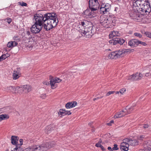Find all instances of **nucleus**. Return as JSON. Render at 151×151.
Wrapping results in <instances>:
<instances>
[{
  "mask_svg": "<svg viewBox=\"0 0 151 151\" xmlns=\"http://www.w3.org/2000/svg\"><path fill=\"white\" fill-rule=\"evenodd\" d=\"M77 104V103L76 101L69 102L65 104V107L67 109H70L75 107Z\"/></svg>",
  "mask_w": 151,
  "mask_h": 151,
  "instance_id": "nucleus-16",
  "label": "nucleus"
},
{
  "mask_svg": "<svg viewBox=\"0 0 151 151\" xmlns=\"http://www.w3.org/2000/svg\"><path fill=\"white\" fill-rule=\"evenodd\" d=\"M145 148L147 151H151V141H148L144 145Z\"/></svg>",
  "mask_w": 151,
  "mask_h": 151,
  "instance_id": "nucleus-23",
  "label": "nucleus"
},
{
  "mask_svg": "<svg viewBox=\"0 0 151 151\" xmlns=\"http://www.w3.org/2000/svg\"><path fill=\"white\" fill-rule=\"evenodd\" d=\"M135 76L134 74H133L129 77L128 80L132 81H135Z\"/></svg>",
  "mask_w": 151,
  "mask_h": 151,
  "instance_id": "nucleus-37",
  "label": "nucleus"
},
{
  "mask_svg": "<svg viewBox=\"0 0 151 151\" xmlns=\"http://www.w3.org/2000/svg\"><path fill=\"white\" fill-rule=\"evenodd\" d=\"M7 57L6 56V55L5 54L2 55L1 57H0V58H1V61L5 59Z\"/></svg>",
  "mask_w": 151,
  "mask_h": 151,
  "instance_id": "nucleus-45",
  "label": "nucleus"
},
{
  "mask_svg": "<svg viewBox=\"0 0 151 151\" xmlns=\"http://www.w3.org/2000/svg\"><path fill=\"white\" fill-rule=\"evenodd\" d=\"M129 146V143H125L124 142H122L120 145V149L121 150L127 151L128 150Z\"/></svg>",
  "mask_w": 151,
  "mask_h": 151,
  "instance_id": "nucleus-15",
  "label": "nucleus"
},
{
  "mask_svg": "<svg viewBox=\"0 0 151 151\" xmlns=\"http://www.w3.org/2000/svg\"><path fill=\"white\" fill-rule=\"evenodd\" d=\"M133 9L134 10L139 12V9L140 8V2L139 0H137L136 1L133 3Z\"/></svg>",
  "mask_w": 151,
  "mask_h": 151,
  "instance_id": "nucleus-14",
  "label": "nucleus"
},
{
  "mask_svg": "<svg viewBox=\"0 0 151 151\" xmlns=\"http://www.w3.org/2000/svg\"><path fill=\"white\" fill-rule=\"evenodd\" d=\"M115 21L114 18H112L110 16L107 18L106 21L103 23V27L106 28H111L115 25Z\"/></svg>",
  "mask_w": 151,
  "mask_h": 151,
  "instance_id": "nucleus-6",
  "label": "nucleus"
},
{
  "mask_svg": "<svg viewBox=\"0 0 151 151\" xmlns=\"http://www.w3.org/2000/svg\"><path fill=\"white\" fill-rule=\"evenodd\" d=\"M102 5H104V8L106 9V11L107 12H109L111 8V5L109 3L104 4Z\"/></svg>",
  "mask_w": 151,
  "mask_h": 151,
  "instance_id": "nucleus-29",
  "label": "nucleus"
},
{
  "mask_svg": "<svg viewBox=\"0 0 151 151\" xmlns=\"http://www.w3.org/2000/svg\"><path fill=\"white\" fill-rule=\"evenodd\" d=\"M101 144H100L99 143H97L96 144L95 146L96 147H100V146H101Z\"/></svg>",
  "mask_w": 151,
  "mask_h": 151,
  "instance_id": "nucleus-55",
  "label": "nucleus"
},
{
  "mask_svg": "<svg viewBox=\"0 0 151 151\" xmlns=\"http://www.w3.org/2000/svg\"><path fill=\"white\" fill-rule=\"evenodd\" d=\"M47 95L46 94H43L41 95L40 97L41 98L44 99L47 96Z\"/></svg>",
  "mask_w": 151,
  "mask_h": 151,
  "instance_id": "nucleus-52",
  "label": "nucleus"
},
{
  "mask_svg": "<svg viewBox=\"0 0 151 151\" xmlns=\"http://www.w3.org/2000/svg\"><path fill=\"white\" fill-rule=\"evenodd\" d=\"M17 44V42L15 41H11L8 42L7 46L8 47H12L16 46Z\"/></svg>",
  "mask_w": 151,
  "mask_h": 151,
  "instance_id": "nucleus-25",
  "label": "nucleus"
},
{
  "mask_svg": "<svg viewBox=\"0 0 151 151\" xmlns=\"http://www.w3.org/2000/svg\"><path fill=\"white\" fill-rule=\"evenodd\" d=\"M14 40L17 42H19L20 41V37L18 35L15 36L13 37Z\"/></svg>",
  "mask_w": 151,
  "mask_h": 151,
  "instance_id": "nucleus-36",
  "label": "nucleus"
},
{
  "mask_svg": "<svg viewBox=\"0 0 151 151\" xmlns=\"http://www.w3.org/2000/svg\"><path fill=\"white\" fill-rule=\"evenodd\" d=\"M107 149L108 150H109L110 151H113V150H112V148H111V147H108Z\"/></svg>",
  "mask_w": 151,
  "mask_h": 151,
  "instance_id": "nucleus-58",
  "label": "nucleus"
},
{
  "mask_svg": "<svg viewBox=\"0 0 151 151\" xmlns=\"http://www.w3.org/2000/svg\"><path fill=\"white\" fill-rule=\"evenodd\" d=\"M99 99V97H98L96 98H94V99H93V100L94 101H95L96 100H97V99Z\"/></svg>",
  "mask_w": 151,
  "mask_h": 151,
  "instance_id": "nucleus-63",
  "label": "nucleus"
},
{
  "mask_svg": "<svg viewBox=\"0 0 151 151\" xmlns=\"http://www.w3.org/2000/svg\"><path fill=\"white\" fill-rule=\"evenodd\" d=\"M80 24L81 25V27H79V29H84V28H87L89 25L92 26V23L91 22L85 20L80 22Z\"/></svg>",
  "mask_w": 151,
  "mask_h": 151,
  "instance_id": "nucleus-10",
  "label": "nucleus"
},
{
  "mask_svg": "<svg viewBox=\"0 0 151 151\" xmlns=\"http://www.w3.org/2000/svg\"><path fill=\"white\" fill-rule=\"evenodd\" d=\"M43 83L44 84L46 85H49V82H48L46 81H43Z\"/></svg>",
  "mask_w": 151,
  "mask_h": 151,
  "instance_id": "nucleus-56",
  "label": "nucleus"
},
{
  "mask_svg": "<svg viewBox=\"0 0 151 151\" xmlns=\"http://www.w3.org/2000/svg\"><path fill=\"white\" fill-rule=\"evenodd\" d=\"M114 122L113 120H111L110 122L107 123V125L109 126H111V124L113 123Z\"/></svg>",
  "mask_w": 151,
  "mask_h": 151,
  "instance_id": "nucleus-53",
  "label": "nucleus"
},
{
  "mask_svg": "<svg viewBox=\"0 0 151 151\" xmlns=\"http://www.w3.org/2000/svg\"><path fill=\"white\" fill-rule=\"evenodd\" d=\"M134 35L139 38H141L142 37V35L139 33H134Z\"/></svg>",
  "mask_w": 151,
  "mask_h": 151,
  "instance_id": "nucleus-41",
  "label": "nucleus"
},
{
  "mask_svg": "<svg viewBox=\"0 0 151 151\" xmlns=\"http://www.w3.org/2000/svg\"><path fill=\"white\" fill-rule=\"evenodd\" d=\"M134 106H132L128 109H124V113L125 115L130 114L132 111L134 109Z\"/></svg>",
  "mask_w": 151,
  "mask_h": 151,
  "instance_id": "nucleus-24",
  "label": "nucleus"
},
{
  "mask_svg": "<svg viewBox=\"0 0 151 151\" xmlns=\"http://www.w3.org/2000/svg\"><path fill=\"white\" fill-rule=\"evenodd\" d=\"M12 76L13 79L14 80H16L19 77V74H17V73H15L14 72L13 73Z\"/></svg>",
  "mask_w": 151,
  "mask_h": 151,
  "instance_id": "nucleus-35",
  "label": "nucleus"
},
{
  "mask_svg": "<svg viewBox=\"0 0 151 151\" xmlns=\"http://www.w3.org/2000/svg\"><path fill=\"white\" fill-rule=\"evenodd\" d=\"M21 89L22 90L24 93H28L31 90V88L29 85H26L23 86V87H21Z\"/></svg>",
  "mask_w": 151,
  "mask_h": 151,
  "instance_id": "nucleus-17",
  "label": "nucleus"
},
{
  "mask_svg": "<svg viewBox=\"0 0 151 151\" xmlns=\"http://www.w3.org/2000/svg\"><path fill=\"white\" fill-rule=\"evenodd\" d=\"M24 151H41L38 145L32 146L24 149Z\"/></svg>",
  "mask_w": 151,
  "mask_h": 151,
  "instance_id": "nucleus-12",
  "label": "nucleus"
},
{
  "mask_svg": "<svg viewBox=\"0 0 151 151\" xmlns=\"http://www.w3.org/2000/svg\"><path fill=\"white\" fill-rule=\"evenodd\" d=\"M125 116V114L124 111V110H123L119 113H116V115L114 116V118L116 119L121 117Z\"/></svg>",
  "mask_w": 151,
  "mask_h": 151,
  "instance_id": "nucleus-21",
  "label": "nucleus"
},
{
  "mask_svg": "<svg viewBox=\"0 0 151 151\" xmlns=\"http://www.w3.org/2000/svg\"><path fill=\"white\" fill-rule=\"evenodd\" d=\"M119 35L118 31L111 32V33L109 35L110 38H113L109 41V43L110 45H114L118 44L120 45H122L123 44L125 41L124 40L116 37L119 36Z\"/></svg>",
  "mask_w": 151,
  "mask_h": 151,
  "instance_id": "nucleus-3",
  "label": "nucleus"
},
{
  "mask_svg": "<svg viewBox=\"0 0 151 151\" xmlns=\"http://www.w3.org/2000/svg\"><path fill=\"white\" fill-rule=\"evenodd\" d=\"M140 2V8L142 6H143L146 3H148V1L147 0H139Z\"/></svg>",
  "mask_w": 151,
  "mask_h": 151,
  "instance_id": "nucleus-34",
  "label": "nucleus"
},
{
  "mask_svg": "<svg viewBox=\"0 0 151 151\" xmlns=\"http://www.w3.org/2000/svg\"><path fill=\"white\" fill-rule=\"evenodd\" d=\"M124 51H125V53H127L128 52H130L131 51L133 52L134 50L133 49H126L125 50H124Z\"/></svg>",
  "mask_w": 151,
  "mask_h": 151,
  "instance_id": "nucleus-42",
  "label": "nucleus"
},
{
  "mask_svg": "<svg viewBox=\"0 0 151 151\" xmlns=\"http://www.w3.org/2000/svg\"><path fill=\"white\" fill-rule=\"evenodd\" d=\"M119 10V8L118 7H116L115 8L114 11L116 12Z\"/></svg>",
  "mask_w": 151,
  "mask_h": 151,
  "instance_id": "nucleus-62",
  "label": "nucleus"
},
{
  "mask_svg": "<svg viewBox=\"0 0 151 151\" xmlns=\"http://www.w3.org/2000/svg\"><path fill=\"white\" fill-rule=\"evenodd\" d=\"M39 146L41 151H46L52 147L51 143L49 142H47L45 144H42Z\"/></svg>",
  "mask_w": 151,
  "mask_h": 151,
  "instance_id": "nucleus-11",
  "label": "nucleus"
},
{
  "mask_svg": "<svg viewBox=\"0 0 151 151\" xmlns=\"http://www.w3.org/2000/svg\"><path fill=\"white\" fill-rule=\"evenodd\" d=\"M61 81V80L58 78H52L50 79V85L51 86V88L52 89L55 88L57 86V83L60 82Z\"/></svg>",
  "mask_w": 151,
  "mask_h": 151,
  "instance_id": "nucleus-8",
  "label": "nucleus"
},
{
  "mask_svg": "<svg viewBox=\"0 0 151 151\" xmlns=\"http://www.w3.org/2000/svg\"><path fill=\"white\" fill-rule=\"evenodd\" d=\"M19 141L20 143L19 144H17V145H18V146H21L23 144V139H20L19 140Z\"/></svg>",
  "mask_w": 151,
  "mask_h": 151,
  "instance_id": "nucleus-48",
  "label": "nucleus"
},
{
  "mask_svg": "<svg viewBox=\"0 0 151 151\" xmlns=\"http://www.w3.org/2000/svg\"><path fill=\"white\" fill-rule=\"evenodd\" d=\"M144 137L143 136H140L138 138L139 139H142L144 138Z\"/></svg>",
  "mask_w": 151,
  "mask_h": 151,
  "instance_id": "nucleus-59",
  "label": "nucleus"
},
{
  "mask_svg": "<svg viewBox=\"0 0 151 151\" xmlns=\"http://www.w3.org/2000/svg\"><path fill=\"white\" fill-rule=\"evenodd\" d=\"M40 13L35 15L34 18L35 22L31 28V31L33 33L37 34L40 32L43 27L42 22L41 21V17Z\"/></svg>",
  "mask_w": 151,
  "mask_h": 151,
  "instance_id": "nucleus-2",
  "label": "nucleus"
},
{
  "mask_svg": "<svg viewBox=\"0 0 151 151\" xmlns=\"http://www.w3.org/2000/svg\"><path fill=\"white\" fill-rule=\"evenodd\" d=\"M21 5L22 6H27V4L26 3L22 2V3L21 4Z\"/></svg>",
  "mask_w": 151,
  "mask_h": 151,
  "instance_id": "nucleus-54",
  "label": "nucleus"
},
{
  "mask_svg": "<svg viewBox=\"0 0 151 151\" xmlns=\"http://www.w3.org/2000/svg\"><path fill=\"white\" fill-rule=\"evenodd\" d=\"M119 149L117 145L115 144L114 145V147L112 148V150H117Z\"/></svg>",
  "mask_w": 151,
  "mask_h": 151,
  "instance_id": "nucleus-39",
  "label": "nucleus"
},
{
  "mask_svg": "<svg viewBox=\"0 0 151 151\" xmlns=\"http://www.w3.org/2000/svg\"><path fill=\"white\" fill-rule=\"evenodd\" d=\"M102 142V140L101 139H100L98 143L101 144V143Z\"/></svg>",
  "mask_w": 151,
  "mask_h": 151,
  "instance_id": "nucleus-64",
  "label": "nucleus"
},
{
  "mask_svg": "<svg viewBox=\"0 0 151 151\" xmlns=\"http://www.w3.org/2000/svg\"><path fill=\"white\" fill-rule=\"evenodd\" d=\"M139 40L136 39H132L130 40L128 44L129 46L132 47H136L139 45Z\"/></svg>",
  "mask_w": 151,
  "mask_h": 151,
  "instance_id": "nucleus-13",
  "label": "nucleus"
},
{
  "mask_svg": "<svg viewBox=\"0 0 151 151\" xmlns=\"http://www.w3.org/2000/svg\"><path fill=\"white\" fill-rule=\"evenodd\" d=\"M68 110H66L64 109H60L59 110L58 114L59 116L61 115L60 117L67 115Z\"/></svg>",
  "mask_w": 151,
  "mask_h": 151,
  "instance_id": "nucleus-22",
  "label": "nucleus"
},
{
  "mask_svg": "<svg viewBox=\"0 0 151 151\" xmlns=\"http://www.w3.org/2000/svg\"><path fill=\"white\" fill-rule=\"evenodd\" d=\"M135 81L140 80L142 77V75L141 73H137L134 75Z\"/></svg>",
  "mask_w": 151,
  "mask_h": 151,
  "instance_id": "nucleus-28",
  "label": "nucleus"
},
{
  "mask_svg": "<svg viewBox=\"0 0 151 151\" xmlns=\"http://www.w3.org/2000/svg\"><path fill=\"white\" fill-rule=\"evenodd\" d=\"M117 58L122 57L125 55V51L124 50H120L117 51H115Z\"/></svg>",
  "mask_w": 151,
  "mask_h": 151,
  "instance_id": "nucleus-19",
  "label": "nucleus"
},
{
  "mask_svg": "<svg viewBox=\"0 0 151 151\" xmlns=\"http://www.w3.org/2000/svg\"><path fill=\"white\" fill-rule=\"evenodd\" d=\"M138 9L139 12L140 14H149L151 11V8L149 1H148V3H146L143 6H142V7Z\"/></svg>",
  "mask_w": 151,
  "mask_h": 151,
  "instance_id": "nucleus-5",
  "label": "nucleus"
},
{
  "mask_svg": "<svg viewBox=\"0 0 151 151\" xmlns=\"http://www.w3.org/2000/svg\"><path fill=\"white\" fill-rule=\"evenodd\" d=\"M109 58L116 59L117 58L115 51L111 52L109 53L108 56Z\"/></svg>",
  "mask_w": 151,
  "mask_h": 151,
  "instance_id": "nucleus-26",
  "label": "nucleus"
},
{
  "mask_svg": "<svg viewBox=\"0 0 151 151\" xmlns=\"http://www.w3.org/2000/svg\"><path fill=\"white\" fill-rule=\"evenodd\" d=\"M92 1L91 0H90L89 1V6H90V5H96L97 4V3H99V2H97V3H96L95 2H92Z\"/></svg>",
  "mask_w": 151,
  "mask_h": 151,
  "instance_id": "nucleus-40",
  "label": "nucleus"
},
{
  "mask_svg": "<svg viewBox=\"0 0 151 151\" xmlns=\"http://www.w3.org/2000/svg\"><path fill=\"white\" fill-rule=\"evenodd\" d=\"M142 127L144 129H146L149 128L150 127V126L149 125L147 124H143Z\"/></svg>",
  "mask_w": 151,
  "mask_h": 151,
  "instance_id": "nucleus-47",
  "label": "nucleus"
},
{
  "mask_svg": "<svg viewBox=\"0 0 151 151\" xmlns=\"http://www.w3.org/2000/svg\"><path fill=\"white\" fill-rule=\"evenodd\" d=\"M71 112H70V111H68V114H67V115H70L71 114Z\"/></svg>",
  "mask_w": 151,
  "mask_h": 151,
  "instance_id": "nucleus-61",
  "label": "nucleus"
},
{
  "mask_svg": "<svg viewBox=\"0 0 151 151\" xmlns=\"http://www.w3.org/2000/svg\"><path fill=\"white\" fill-rule=\"evenodd\" d=\"M9 118V116L8 114H2L0 115V121L3 120L7 119Z\"/></svg>",
  "mask_w": 151,
  "mask_h": 151,
  "instance_id": "nucleus-30",
  "label": "nucleus"
},
{
  "mask_svg": "<svg viewBox=\"0 0 151 151\" xmlns=\"http://www.w3.org/2000/svg\"><path fill=\"white\" fill-rule=\"evenodd\" d=\"M150 75H151V73H146L145 74V76L146 77H148Z\"/></svg>",
  "mask_w": 151,
  "mask_h": 151,
  "instance_id": "nucleus-57",
  "label": "nucleus"
},
{
  "mask_svg": "<svg viewBox=\"0 0 151 151\" xmlns=\"http://www.w3.org/2000/svg\"><path fill=\"white\" fill-rule=\"evenodd\" d=\"M106 9L104 8V5H101L100 9V11L101 14H105L107 12L106 11Z\"/></svg>",
  "mask_w": 151,
  "mask_h": 151,
  "instance_id": "nucleus-33",
  "label": "nucleus"
},
{
  "mask_svg": "<svg viewBox=\"0 0 151 151\" xmlns=\"http://www.w3.org/2000/svg\"><path fill=\"white\" fill-rule=\"evenodd\" d=\"M5 20H6V21L9 23L10 24L12 22V19L10 18H6Z\"/></svg>",
  "mask_w": 151,
  "mask_h": 151,
  "instance_id": "nucleus-50",
  "label": "nucleus"
},
{
  "mask_svg": "<svg viewBox=\"0 0 151 151\" xmlns=\"http://www.w3.org/2000/svg\"><path fill=\"white\" fill-rule=\"evenodd\" d=\"M100 18V24L103 27V24L104 23H104L105 22H106V21L107 18L104 17L103 16H101Z\"/></svg>",
  "mask_w": 151,
  "mask_h": 151,
  "instance_id": "nucleus-31",
  "label": "nucleus"
},
{
  "mask_svg": "<svg viewBox=\"0 0 151 151\" xmlns=\"http://www.w3.org/2000/svg\"><path fill=\"white\" fill-rule=\"evenodd\" d=\"M19 138L17 136H12L11 138V142L12 144L13 145H16V146L17 145Z\"/></svg>",
  "mask_w": 151,
  "mask_h": 151,
  "instance_id": "nucleus-18",
  "label": "nucleus"
},
{
  "mask_svg": "<svg viewBox=\"0 0 151 151\" xmlns=\"http://www.w3.org/2000/svg\"><path fill=\"white\" fill-rule=\"evenodd\" d=\"M100 147L101 148V149L102 150H105V148H104V147L102 145L100 146Z\"/></svg>",
  "mask_w": 151,
  "mask_h": 151,
  "instance_id": "nucleus-60",
  "label": "nucleus"
},
{
  "mask_svg": "<svg viewBox=\"0 0 151 151\" xmlns=\"http://www.w3.org/2000/svg\"><path fill=\"white\" fill-rule=\"evenodd\" d=\"M115 93V91H109L106 94V96H108L111 94L114 93Z\"/></svg>",
  "mask_w": 151,
  "mask_h": 151,
  "instance_id": "nucleus-43",
  "label": "nucleus"
},
{
  "mask_svg": "<svg viewBox=\"0 0 151 151\" xmlns=\"http://www.w3.org/2000/svg\"><path fill=\"white\" fill-rule=\"evenodd\" d=\"M78 31L81 35L87 38H91L96 32V27L92 24V26L89 25L87 28H84V29H80Z\"/></svg>",
  "mask_w": 151,
  "mask_h": 151,
  "instance_id": "nucleus-4",
  "label": "nucleus"
},
{
  "mask_svg": "<svg viewBox=\"0 0 151 151\" xmlns=\"http://www.w3.org/2000/svg\"><path fill=\"white\" fill-rule=\"evenodd\" d=\"M126 91V89L124 88H122L120 90L119 92L121 93H122Z\"/></svg>",
  "mask_w": 151,
  "mask_h": 151,
  "instance_id": "nucleus-51",
  "label": "nucleus"
},
{
  "mask_svg": "<svg viewBox=\"0 0 151 151\" xmlns=\"http://www.w3.org/2000/svg\"><path fill=\"white\" fill-rule=\"evenodd\" d=\"M14 72H15L16 73L19 75L20 74V69L17 68V70H14Z\"/></svg>",
  "mask_w": 151,
  "mask_h": 151,
  "instance_id": "nucleus-49",
  "label": "nucleus"
},
{
  "mask_svg": "<svg viewBox=\"0 0 151 151\" xmlns=\"http://www.w3.org/2000/svg\"><path fill=\"white\" fill-rule=\"evenodd\" d=\"M139 44L142 45L143 46H145L147 45L146 43L144 42H142L139 40Z\"/></svg>",
  "mask_w": 151,
  "mask_h": 151,
  "instance_id": "nucleus-46",
  "label": "nucleus"
},
{
  "mask_svg": "<svg viewBox=\"0 0 151 151\" xmlns=\"http://www.w3.org/2000/svg\"><path fill=\"white\" fill-rule=\"evenodd\" d=\"M136 11H135L133 13L130 14V16L134 20L140 22L144 18V15L145 14H140L138 11H137V12Z\"/></svg>",
  "mask_w": 151,
  "mask_h": 151,
  "instance_id": "nucleus-7",
  "label": "nucleus"
},
{
  "mask_svg": "<svg viewBox=\"0 0 151 151\" xmlns=\"http://www.w3.org/2000/svg\"><path fill=\"white\" fill-rule=\"evenodd\" d=\"M95 12L91 11L90 9L88 8L83 12V15L87 18H91L94 17L96 15Z\"/></svg>",
  "mask_w": 151,
  "mask_h": 151,
  "instance_id": "nucleus-9",
  "label": "nucleus"
},
{
  "mask_svg": "<svg viewBox=\"0 0 151 151\" xmlns=\"http://www.w3.org/2000/svg\"><path fill=\"white\" fill-rule=\"evenodd\" d=\"M145 34L147 37H149L151 38V32H145Z\"/></svg>",
  "mask_w": 151,
  "mask_h": 151,
  "instance_id": "nucleus-44",
  "label": "nucleus"
},
{
  "mask_svg": "<svg viewBox=\"0 0 151 151\" xmlns=\"http://www.w3.org/2000/svg\"><path fill=\"white\" fill-rule=\"evenodd\" d=\"M130 139V138H125L124 139V142H124L125 143H129Z\"/></svg>",
  "mask_w": 151,
  "mask_h": 151,
  "instance_id": "nucleus-38",
  "label": "nucleus"
},
{
  "mask_svg": "<svg viewBox=\"0 0 151 151\" xmlns=\"http://www.w3.org/2000/svg\"><path fill=\"white\" fill-rule=\"evenodd\" d=\"M138 142H137V140L136 139L132 140L130 138L129 142V145L130 144L131 145L135 146L138 144Z\"/></svg>",
  "mask_w": 151,
  "mask_h": 151,
  "instance_id": "nucleus-27",
  "label": "nucleus"
},
{
  "mask_svg": "<svg viewBox=\"0 0 151 151\" xmlns=\"http://www.w3.org/2000/svg\"><path fill=\"white\" fill-rule=\"evenodd\" d=\"M25 36L27 40H30L32 38V35H31L30 32L29 31L26 32Z\"/></svg>",
  "mask_w": 151,
  "mask_h": 151,
  "instance_id": "nucleus-32",
  "label": "nucleus"
},
{
  "mask_svg": "<svg viewBox=\"0 0 151 151\" xmlns=\"http://www.w3.org/2000/svg\"><path fill=\"white\" fill-rule=\"evenodd\" d=\"M99 3H97L96 5H92L89 6V8L91 10V11L94 12L99 9Z\"/></svg>",
  "mask_w": 151,
  "mask_h": 151,
  "instance_id": "nucleus-20",
  "label": "nucleus"
},
{
  "mask_svg": "<svg viewBox=\"0 0 151 151\" xmlns=\"http://www.w3.org/2000/svg\"><path fill=\"white\" fill-rule=\"evenodd\" d=\"M40 13L41 21L42 22L43 29L46 31H48L55 27L58 22V16L54 12L47 13L43 14L41 12Z\"/></svg>",
  "mask_w": 151,
  "mask_h": 151,
  "instance_id": "nucleus-1",
  "label": "nucleus"
}]
</instances>
